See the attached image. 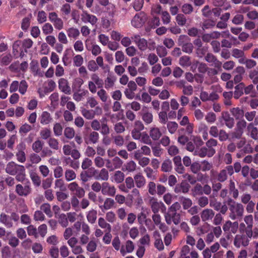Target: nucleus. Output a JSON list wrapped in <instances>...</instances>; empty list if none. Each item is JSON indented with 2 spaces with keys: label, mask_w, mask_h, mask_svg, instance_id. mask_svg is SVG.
I'll return each instance as SVG.
<instances>
[{
  "label": "nucleus",
  "mask_w": 258,
  "mask_h": 258,
  "mask_svg": "<svg viewBox=\"0 0 258 258\" xmlns=\"http://www.w3.org/2000/svg\"><path fill=\"white\" fill-rule=\"evenodd\" d=\"M6 171L10 175H16V178L18 181L23 182L25 179V169L23 165L11 162L7 164Z\"/></svg>",
  "instance_id": "obj_1"
},
{
  "label": "nucleus",
  "mask_w": 258,
  "mask_h": 258,
  "mask_svg": "<svg viewBox=\"0 0 258 258\" xmlns=\"http://www.w3.org/2000/svg\"><path fill=\"white\" fill-rule=\"evenodd\" d=\"M227 204L230 211L229 217L231 219L236 220L243 216L244 208L241 204L229 199L227 201Z\"/></svg>",
  "instance_id": "obj_2"
},
{
  "label": "nucleus",
  "mask_w": 258,
  "mask_h": 258,
  "mask_svg": "<svg viewBox=\"0 0 258 258\" xmlns=\"http://www.w3.org/2000/svg\"><path fill=\"white\" fill-rule=\"evenodd\" d=\"M20 219L19 215L16 212L11 213L10 215L5 213H2L0 215V222L4 224L7 228H10L13 226V221L17 222Z\"/></svg>",
  "instance_id": "obj_3"
},
{
  "label": "nucleus",
  "mask_w": 258,
  "mask_h": 258,
  "mask_svg": "<svg viewBox=\"0 0 258 258\" xmlns=\"http://www.w3.org/2000/svg\"><path fill=\"white\" fill-rule=\"evenodd\" d=\"M132 39L137 45L138 48L141 51H145L147 48L150 50H154L155 47V42H153L151 44L150 43L149 45L148 46L147 41L145 39L141 38L139 35H134L132 37Z\"/></svg>",
  "instance_id": "obj_4"
},
{
  "label": "nucleus",
  "mask_w": 258,
  "mask_h": 258,
  "mask_svg": "<svg viewBox=\"0 0 258 258\" xmlns=\"http://www.w3.org/2000/svg\"><path fill=\"white\" fill-rule=\"evenodd\" d=\"M91 81L88 82V89L92 93H95L97 92V87L102 88L103 81L95 73L91 75Z\"/></svg>",
  "instance_id": "obj_5"
},
{
  "label": "nucleus",
  "mask_w": 258,
  "mask_h": 258,
  "mask_svg": "<svg viewBox=\"0 0 258 258\" xmlns=\"http://www.w3.org/2000/svg\"><path fill=\"white\" fill-rule=\"evenodd\" d=\"M24 185L18 184L16 186L15 191L20 196L27 197L31 194L32 188L31 183L28 179L24 180Z\"/></svg>",
  "instance_id": "obj_6"
},
{
  "label": "nucleus",
  "mask_w": 258,
  "mask_h": 258,
  "mask_svg": "<svg viewBox=\"0 0 258 258\" xmlns=\"http://www.w3.org/2000/svg\"><path fill=\"white\" fill-rule=\"evenodd\" d=\"M249 241L250 238L246 234H237L234 239L233 244L237 248L245 247L248 245Z\"/></svg>",
  "instance_id": "obj_7"
},
{
  "label": "nucleus",
  "mask_w": 258,
  "mask_h": 258,
  "mask_svg": "<svg viewBox=\"0 0 258 258\" xmlns=\"http://www.w3.org/2000/svg\"><path fill=\"white\" fill-rule=\"evenodd\" d=\"M165 219L167 224L170 225L173 222L175 225H178L180 222L181 215L177 212L168 211L165 215Z\"/></svg>",
  "instance_id": "obj_8"
},
{
  "label": "nucleus",
  "mask_w": 258,
  "mask_h": 258,
  "mask_svg": "<svg viewBox=\"0 0 258 258\" xmlns=\"http://www.w3.org/2000/svg\"><path fill=\"white\" fill-rule=\"evenodd\" d=\"M147 19L146 15L143 12L135 15L132 20L131 23L135 28L141 27L146 22Z\"/></svg>",
  "instance_id": "obj_9"
},
{
  "label": "nucleus",
  "mask_w": 258,
  "mask_h": 258,
  "mask_svg": "<svg viewBox=\"0 0 258 258\" xmlns=\"http://www.w3.org/2000/svg\"><path fill=\"white\" fill-rule=\"evenodd\" d=\"M234 173L233 168L231 165L226 166L221 170L217 175V179L219 182H224L227 180L228 175H232Z\"/></svg>",
  "instance_id": "obj_10"
},
{
  "label": "nucleus",
  "mask_w": 258,
  "mask_h": 258,
  "mask_svg": "<svg viewBox=\"0 0 258 258\" xmlns=\"http://www.w3.org/2000/svg\"><path fill=\"white\" fill-rule=\"evenodd\" d=\"M68 188L75 197L81 198L85 195V192L84 188L79 186L76 182L70 183L68 185Z\"/></svg>",
  "instance_id": "obj_11"
},
{
  "label": "nucleus",
  "mask_w": 258,
  "mask_h": 258,
  "mask_svg": "<svg viewBox=\"0 0 258 258\" xmlns=\"http://www.w3.org/2000/svg\"><path fill=\"white\" fill-rule=\"evenodd\" d=\"M101 193L104 196L113 197L116 193V188L114 185H111L107 182L102 183Z\"/></svg>",
  "instance_id": "obj_12"
},
{
  "label": "nucleus",
  "mask_w": 258,
  "mask_h": 258,
  "mask_svg": "<svg viewBox=\"0 0 258 258\" xmlns=\"http://www.w3.org/2000/svg\"><path fill=\"white\" fill-rule=\"evenodd\" d=\"M149 211L150 210L147 208L144 207L141 208V212L137 216L138 221L140 224L143 225L145 224L146 226H147L148 222H151L150 220H148L147 219V217L149 214Z\"/></svg>",
  "instance_id": "obj_13"
},
{
  "label": "nucleus",
  "mask_w": 258,
  "mask_h": 258,
  "mask_svg": "<svg viewBox=\"0 0 258 258\" xmlns=\"http://www.w3.org/2000/svg\"><path fill=\"white\" fill-rule=\"evenodd\" d=\"M58 84V88L61 92L66 94L70 95L71 94V89L67 79L61 78L59 79Z\"/></svg>",
  "instance_id": "obj_14"
},
{
  "label": "nucleus",
  "mask_w": 258,
  "mask_h": 258,
  "mask_svg": "<svg viewBox=\"0 0 258 258\" xmlns=\"http://www.w3.org/2000/svg\"><path fill=\"white\" fill-rule=\"evenodd\" d=\"M216 153L215 150L208 149L206 147H202L195 152V155L201 158L207 156L209 157H212Z\"/></svg>",
  "instance_id": "obj_15"
},
{
  "label": "nucleus",
  "mask_w": 258,
  "mask_h": 258,
  "mask_svg": "<svg viewBox=\"0 0 258 258\" xmlns=\"http://www.w3.org/2000/svg\"><path fill=\"white\" fill-rule=\"evenodd\" d=\"M81 20L85 23H90L92 25H95L97 22V17L87 12H83L81 15Z\"/></svg>",
  "instance_id": "obj_16"
},
{
  "label": "nucleus",
  "mask_w": 258,
  "mask_h": 258,
  "mask_svg": "<svg viewBox=\"0 0 258 258\" xmlns=\"http://www.w3.org/2000/svg\"><path fill=\"white\" fill-rule=\"evenodd\" d=\"M135 248L134 243L131 240H127L126 242L125 246L122 245L120 249L121 254L124 256L127 253H131L133 251Z\"/></svg>",
  "instance_id": "obj_17"
},
{
  "label": "nucleus",
  "mask_w": 258,
  "mask_h": 258,
  "mask_svg": "<svg viewBox=\"0 0 258 258\" xmlns=\"http://www.w3.org/2000/svg\"><path fill=\"white\" fill-rule=\"evenodd\" d=\"M214 212L210 209H206L201 213V219L204 222L212 220L214 217Z\"/></svg>",
  "instance_id": "obj_18"
},
{
  "label": "nucleus",
  "mask_w": 258,
  "mask_h": 258,
  "mask_svg": "<svg viewBox=\"0 0 258 258\" xmlns=\"http://www.w3.org/2000/svg\"><path fill=\"white\" fill-rule=\"evenodd\" d=\"M189 185L186 182H181L180 184L176 185L174 187V191L178 193H187L189 189Z\"/></svg>",
  "instance_id": "obj_19"
},
{
  "label": "nucleus",
  "mask_w": 258,
  "mask_h": 258,
  "mask_svg": "<svg viewBox=\"0 0 258 258\" xmlns=\"http://www.w3.org/2000/svg\"><path fill=\"white\" fill-rule=\"evenodd\" d=\"M222 117L225 121V125L229 128H231L234 126V120L233 117L230 116V114L228 112L222 113Z\"/></svg>",
  "instance_id": "obj_20"
},
{
  "label": "nucleus",
  "mask_w": 258,
  "mask_h": 258,
  "mask_svg": "<svg viewBox=\"0 0 258 258\" xmlns=\"http://www.w3.org/2000/svg\"><path fill=\"white\" fill-rule=\"evenodd\" d=\"M52 121L50 114L47 111H43L40 116V123L43 125H47Z\"/></svg>",
  "instance_id": "obj_21"
},
{
  "label": "nucleus",
  "mask_w": 258,
  "mask_h": 258,
  "mask_svg": "<svg viewBox=\"0 0 258 258\" xmlns=\"http://www.w3.org/2000/svg\"><path fill=\"white\" fill-rule=\"evenodd\" d=\"M149 135L153 141H157L161 137L162 133L158 127H153L150 128Z\"/></svg>",
  "instance_id": "obj_22"
},
{
  "label": "nucleus",
  "mask_w": 258,
  "mask_h": 258,
  "mask_svg": "<svg viewBox=\"0 0 258 258\" xmlns=\"http://www.w3.org/2000/svg\"><path fill=\"white\" fill-rule=\"evenodd\" d=\"M134 180L137 187L138 188H141L145 185L146 179L140 173L134 176Z\"/></svg>",
  "instance_id": "obj_23"
},
{
  "label": "nucleus",
  "mask_w": 258,
  "mask_h": 258,
  "mask_svg": "<svg viewBox=\"0 0 258 258\" xmlns=\"http://www.w3.org/2000/svg\"><path fill=\"white\" fill-rule=\"evenodd\" d=\"M137 167V164L134 161H129L123 164L122 170L128 172H134Z\"/></svg>",
  "instance_id": "obj_24"
},
{
  "label": "nucleus",
  "mask_w": 258,
  "mask_h": 258,
  "mask_svg": "<svg viewBox=\"0 0 258 258\" xmlns=\"http://www.w3.org/2000/svg\"><path fill=\"white\" fill-rule=\"evenodd\" d=\"M208 127L207 125L204 123H200L198 126V132L202 134V137L204 140L208 139Z\"/></svg>",
  "instance_id": "obj_25"
},
{
  "label": "nucleus",
  "mask_w": 258,
  "mask_h": 258,
  "mask_svg": "<svg viewBox=\"0 0 258 258\" xmlns=\"http://www.w3.org/2000/svg\"><path fill=\"white\" fill-rule=\"evenodd\" d=\"M67 34L70 38L77 39L80 34L78 29L75 27H71L67 29Z\"/></svg>",
  "instance_id": "obj_26"
},
{
  "label": "nucleus",
  "mask_w": 258,
  "mask_h": 258,
  "mask_svg": "<svg viewBox=\"0 0 258 258\" xmlns=\"http://www.w3.org/2000/svg\"><path fill=\"white\" fill-rule=\"evenodd\" d=\"M230 111L236 119H241L244 116V111L239 107L232 108Z\"/></svg>",
  "instance_id": "obj_27"
},
{
  "label": "nucleus",
  "mask_w": 258,
  "mask_h": 258,
  "mask_svg": "<svg viewBox=\"0 0 258 258\" xmlns=\"http://www.w3.org/2000/svg\"><path fill=\"white\" fill-rule=\"evenodd\" d=\"M97 212L96 210L91 209L86 213V217L88 221L91 223L94 224L97 219Z\"/></svg>",
  "instance_id": "obj_28"
},
{
  "label": "nucleus",
  "mask_w": 258,
  "mask_h": 258,
  "mask_svg": "<svg viewBox=\"0 0 258 258\" xmlns=\"http://www.w3.org/2000/svg\"><path fill=\"white\" fill-rule=\"evenodd\" d=\"M100 133L103 135H107L109 134V128L107 124V119L106 117H103L101 120Z\"/></svg>",
  "instance_id": "obj_29"
},
{
  "label": "nucleus",
  "mask_w": 258,
  "mask_h": 258,
  "mask_svg": "<svg viewBox=\"0 0 258 258\" xmlns=\"http://www.w3.org/2000/svg\"><path fill=\"white\" fill-rule=\"evenodd\" d=\"M247 130L249 135L253 139L256 140L258 138L257 129L251 123H249L247 126Z\"/></svg>",
  "instance_id": "obj_30"
},
{
  "label": "nucleus",
  "mask_w": 258,
  "mask_h": 258,
  "mask_svg": "<svg viewBox=\"0 0 258 258\" xmlns=\"http://www.w3.org/2000/svg\"><path fill=\"white\" fill-rule=\"evenodd\" d=\"M124 179V174L121 171H116L115 172L112 177V181L116 183H121Z\"/></svg>",
  "instance_id": "obj_31"
},
{
  "label": "nucleus",
  "mask_w": 258,
  "mask_h": 258,
  "mask_svg": "<svg viewBox=\"0 0 258 258\" xmlns=\"http://www.w3.org/2000/svg\"><path fill=\"white\" fill-rule=\"evenodd\" d=\"M32 126L27 123L22 124L19 128V134L22 137H25L30 131Z\"/></svg>",
  "instance_id": "obj_32"
},
{
  "label": "nucleus",
  "mask_w": 258,
  "mask_h": 258,
  "mask_svg": "<svg viewBox=\"0 0 258 258\" xmlns=\"http://www.w3.org/2000/svg\"><path fill=\"white\" fill-rule=\"evenodd\" d=\"M244 87V84L243 83H240L235 87L234 97L235 99H238L243 94V90Z\"/></svg>",
  "instance_id": "obj_33"
},
{
  "label": "nucleus",
  "mask_w": 258,
  "mask_h": 258,
  "mask_svg": "<svg viewBox=\"0 0 258 258\" xmlns=\"http://www.w3.org/2000/svg\"><path fill=\"white\" fill-rule=\"evenodd\" d=\"M232 55L234 57L238 58L239 62L241 59H244L245 57L244 50L237 48H234L232 49Z\"/></svg>",
  "instance_id": "obj_34"
},
{
  "label": "nucleus",
  "mask_w": 258,
  "mask_h": 258,
  "mask_svg": "<svg viewBox=\"0 0 258 258\" xmlns=\"http://www.w3.org/2000/svg\"><path fill=\"white\" fill-rule=\"evenodd\" d=\"M60 12L63 19H67L68 16L71 14V8L70 4H65L62 6Z\"/></svg>",
  "instance_id": "obj_35"
},
{
  "label": "nucleus",
  "mask_w": 258,
  "mask_h": 258,
  "mask_svg": "<svg viewBox=\"0 0 258 258\" xmlns=\"http://www.w3.org/2000/svg\"><path fill=\"white\" fill-rule=\"evenodd\" d=\"M96 180H102L106 181L109 178V173L107 169L102 168L99 172L98 175L95 177Z\"/></svg>",
  "instance_id": "obj_36"
},
{
  "label": "nucleus",
  "mask_w": 258,
  "mask_h": 258,
  "mask_svg": "<svg viewBox=\"0 0 258 258\" xmlns=\"http://www.w3.org/2000/svg\"><path fill=\"white\" fill-rule=\"evenodd\" d=\"M84 84L83 80L81 78H76L72 84V88L74 91H80L82 85Z\"/></svg>",
  "instance_id": "obj_37"
},
{
  "label": "nucleus",
  "mask_w": 258,
  "mask_h": 258,
  "mask_svg": "<svg viewBox=\"0 0 258 258\" xmlns=\"http://www.w3.org/2000/svg\"><path fill=\"white\" fill-rule=\"evenodd\" d=\"M87 41H88V40H87L86 41V48L88 50H90L91 49V51H92V53L93 55H94L95 56H97V55H99L101 52V49L100 47V46L98 45L94 44V45H93V46L91 47V46L88 45V44L87 43Z\"/></svg>",
  "instance_id": "obj_38"
},
{
  "label": "nucleus",
  "mask_w": 258,
  "mask_h": 258,
  "mask_svg": "<svg viewBox=\"0 0 258 258\" xmlns=\"http://www.w3.org/2000/svg\"><path fill=\"white\" fill-rule=\"evenodd\" d=\"M116 81V78L113 76H108L104 81L105 88L109 89L112 88Z\"/></svg>",
  "instance_id": "obj_39"
},
{
  "label": "nucleus",
  "mask_w": 258,
  "mask_h": 258,
  "mask_svg": "<svg viewBox=\"0 0 258 258\" xmlns=\"http://www.w3.org/2000/svg\"><path fill=\"white\" fill-rule=\"evenodd\" d=\"M229 192L232 197L236 199L238 198L239 195V192L237 189L235 187L234 182L230 180L229 183Z\"/></svg>",
  "instance_id": "obj_40"
},
{
  "label": "nucleus",
  "mask_w": 258,
  "mask_h": 258,
  "mask_svg": "<svg viewBox=\"0 0 258 258\" xmlns=\"http://www.w3.org/2000/svg\"><path fill=\"white\" fill-rule=\"evenodd\" d=\"M241 64H244L247 69H251L254 68L256 65V62L251 59H247L246 57L244 59H241L239 61Z\"/></svg>",
  "instance_id": "obj_41"
},
{
  "label": "nucleus",
  "mask_w": 258,
  "mask_h": 258,
  "mask_svg": "<svg viewBox=\"0 0 258 258\" xmlns=\"http://www.w3.org/2000/svg\"><path fill=\"white\" fill-rule=\"evenodd\" d=\"M114 204V201L111 198H106L104 201V204L100 206L99 207L101 209L109 210L111 209Z\"/></svg>",
  "instance_id": "obj_42"
},
{
  "label": "nucleus",
  "mask_w": 258,
  "mask_h": 258,
  "mask_svg": "<svg viewBox=\"0 0 258 258\" xmlns=\"http://www.w3.org/2000/svg\"><path fill=\"white\" fill-rule=\"evenodd\" d=\"M82 114L87 119H93L95 116V111L94 110L83 109L81 111Z\"/></svg>",
  "instance_id": "obj_43"
},
{
  "label": "nucleus",
  "mask_w": 258,
  "mask_h": 258,
  "mask_svg": "<svg viewBox=\"0 0 258 258\" xmlns=\"http://www.w3.org/2000/svg\"><path fill=\"white\" fill-rule=\"evenodd\" d=\"M179 201L185 210L188 209L192 204V201L190 199L183 197H180Z\"/></svg>",
  "instance_id": "obj_44"
},
{
  "label": "nucleus",
  "mask_w": 258,
  "mask_h": 258,
  "mask_svg": "<svg viewBox=\"0 0 258 258\" xmlns=\"http://www.w3.org/2000/svg\"><path fill=\"white\" fill-rule=\"evenodd\" d=\"M151 149L152 150L153 154L154 156L157 157H160L163 154V149L161 148L160 145H152Z\"/></svg>",
  "instance_id": "obj_45"
},
{
  "label": "nucleus",
  "mask_w": 258,
  "mask_h": 258,
  "mask_svg": "<svg viewBox=\"0 0 258 258\" xmlns=\"http://www.w3.org/2000/svg\"><path fill=\"white\" fill-rule=\"evenodd\" d=\"M43 146V142L39 140H37L33 143L32 148L35 153H38L42 150Z\"/></svg>",
  "instance_id": "obj_46"
},
{
  "label": "nucleus",
  "mask_w": 258,
  "mask_h": 258,
  "mask_svg": "<svg viewBox=\"0 0 258 258\" xmlns=\"http://www.w3.org/2000/svg\"><path fill=\"white\" fill-rule=\"evenodd\" d=\"M98 225L101 228L105 229L107 232H110L111 230V226L109 224L107 223L105 221L104 218L102 217L99 218Z\"/></svg>",
  "instance_id": "obj_47"
},
{
  "label": "nucleus",
  "mask_w": 258,
  "mask_h": 258,
  "mask_svg": "<svg viewBox=\"0 0 258 258\" xmlns=\"http://www.w3.org/2000/svg\"><path fill=\"white\" fill-rule=\"evenodd\" d=\"M47 143L50 148L57 150L59 148V145L58 140L54 138H50L47 141Z\"/></svg>",
  "instance_id": "obj_48"
},
{
  "label": "nucleus",
  "mask_w": 258,
  "mask_h": 258,
  "mask_svg": "<svg viewBox=\"0 0 258 258\" xmlns=\"http://www.w3.org/2000/svg\"><path fill=\"white\" fill-rule=\"evenodd\" d=\"M144 171L146 174L148 178L150 180H153L156 178V174L155 171L149 167H147L144 169Z\"/></svg>",
  "instance_id": "obj_49"
},
{
  "label": "nucleus",
  "mask_w": 258,
  "mask_h": 258,
  "mask_svg": "<svg viewBox=\"0 0 258 258\" xmlns=\"http://www.w3.org/2000/svg\"><path fill=\"white\" fill-rule=\"evenodd\" d=\"M179 63L182 67H189L191 64L190 57L186 55L183 56L179 58Z\"/></svg>",
  "instance_id": "obj_50"
},
{
  "label": "nucleus",
  "mask_w": 258,
  "mask_h": 258,
  "mask_svg": "<svg viewBox=\"0 0 258 258\" xmlns=\"http://www.w3.org/2000/svg\"><path fill=\"white\" fill-rule=\"evenodd\" d=\"M245 234L249 237L250 239L252 237L254 239L258 238V228L255 227L252 230V229H246Z\"/></svg>",
  "instance_id": "obj_51"
},
{
  "label": "nucleus",
  "mask_w": 258,
  "mask_h": 258,
  "mask_svg": "<svg viewBox=\"0 0 258 258\" xmlns=\"http://www.w3.org/2000/svg\"><path fill=\"white\" fill-rule=\"evenodd\" d=\"M65 178L67 181H70L75 179L76 177L75 172L71 169H67L64 173Z\"/></svg>",
  "instance_id": "obj_52"
},
{
  "label": "nucleus",
  "mask_w": 258,
  "mask_h": 258,
  "mask_svg": "<svg viewBox=\"0 0 258 258\" xmlns=\"http://www.w3.org/2000/svg\"><path fill=\"white\" fill-rule=\"evenodd\" d=\"M194 196H201L203 194V186L200 183H197L191 189Z\"/></svg>",
  "instance_id": "obj_53"
},
{
  "label": "nucleus",
  "mask_w": 258,
  "mask_h": 258,
  "mask_svg": "<svg viewBox=\"0 0 258 258\" xmlns=\"http://www.w3.org/2000/svg\"><path fill=\"white\" fill-rule=\"evenodd\" d=\"M12 60V56L10 54H3L0 57V61L2 65L7 66Z\"/></svg>",
  "instance_id": "obj_54"
},
{
  "label": "nucleus",
  "mask_w": 258,
  "mask_h": 258,
  "mask_svg": "<svg viewBox=\"0 0 258 258\" xmlns=\"http://www.w3.org/2000/svg\"><path fill=\"white\" fill-rule=\"evenodd\" d=\"M51 132L49 128H44L40 132V135L43 140L49 139L51 136Z\"/></svg>",
  "instance_id": "obj_55"
},
{
  "label": "nucleus",
  "mask_w": 258,
  "mask_h": 258,
  "mask_svg": "<svg viewBox=\"0 0 258 258\" xmlns=\"http://www.w3.org/2000/svg\"><path fill=\"white\" fill-rule=\"evenodd\" d=\"M172 169V162L170 160H165L161 166V169L164 172H169Z\"/></svg>",
  "instance_id": "obj_56"
},
{
  "label": "nucleus",
  "mask_w": 258,
  "mask_h": 258,
  "mask_svg": "<svg viewBox=\"0 0 258 258\" xmlns=\"http://www.w3.org/2000/svg\"><path fill=\"white\" fill-rule=\"evenodd\" d=\"M58 221L63 227H66L68 225V220L64 214H59L58 218Z\"/></svg>",
  "instance_id": "obj_57"
},
{
  "label": "nucleus",
  "mask_w": 258,
  "mask_h": 258,
  "mask_svg": "<svg viewBox=\"0 0 258 258\" xmlns=\"http://www.w3.org/2000/svg\"><path fill=\"white\" fill-rule=\"evenodd\" d=\"M244 221L247 225L246 229H250L252 228L253 226V216L251 215H246L244 217Z\"/></svg>",
  "instance_id": "obj_58"
},
{
  "label": "nucleus",
  "mask_w": 258,
  "mask_h": 258,
  "mask_svg": "<svg viewBox=\"0 0 258 258\" xmlns=\"http://www.w3.org/2000/svg\"><path fill=\"white\" fill-rule=\"evenodd\" d=\"M142 119L146 124H150L153 121V115L151 112H147L142 114Z\"/></svg>",
  "instance_id": "obj_59"
},
{
  "label": "nucleus",
  "mask_w": 258,
  "mask_h": 258,
  "mask_svg": "<svg viewBox=\"0 0 258 258\" xmlns=\"http://www.w3.org/2000/svg\"><path fill=\"white\" fill-rule=\"evenodd\" d=\"M99 138V134L95 131L90 133L89 136V141L90 143L96 144L98 142Z\"/></svg>",
  "instance_id": "obj_60"
},
{
  "label": "nucleus",
  "mask_w": 258,
  "mask_h": 258,
  "mask_svg": "<svg viewBox=\"0 0 258 258\" xmlns=\"http://www.w3.org/2000/svg\"><path fill=\"white\" fill-rule=\"evenodd\" d=\"M40 209L41 211H43L49 217H52V214L51 211L50 204L47 203L43 204L41 206Z\"/></svg>",
  "instance_id": "obj_61"
},
{
  "label": "nucleus",
  "mask_w": 258,
  "mask_h": 258,
  "mask_svg": "<svg viewBox=\"0 0 258 258\" xmlns=\"http://www.w3.org/2000/svg\"><path fill=\"white\" fill-rule=\"evenodd\" d=\"M182 51L187 53H191L192 52L194 46L193 44L188 41L183 44L182 46Z\"/></svg>",
  "instance_id": "obj_62"
},
{
  "label": "nucleus",
  "mask_w": 258,
  "mask_h": 258,
  "mask_svg": "<svg viewBox=\"0 0 258 258\" xmlns=\"http://www.w3.org/2000/svg\"><path fill=\"white\" fill-rule=\"evenodd\" d=\"M28 84L26 81L22 80L20 82L19 85V92L22 95H24L28 89Z\"/></svg>",
  "instance_id": "obj_63"
},
{
  "label": "nucleus",
  "mask_w": 258,
  "mask_h": 258,
  "mask_svg": "<svg viewBox=\"0 0 258 258\" xmlns=\"http://www.w3.org/2000/svg\"><path fill=\"white\" fill-rule=\"evenodd\" d=\"M249 77L252 80L253 83L256 84L258 83V71L252 70L249 72Z\"/></svg>",
  "instance_id": "obj_64"
}]
</instances>
